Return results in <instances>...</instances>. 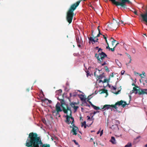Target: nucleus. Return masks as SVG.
<instances>
[{
	"label": "nucleus",
	"instance_id": "obj_1",
	"mask_svg": "<svg viewBox=\"0 0 147 147\" xmlns=\"http://www.w3.org/2000/svg\"><path fill=\"white\" fill-rule=\"evenodd\" d=\"M25 145L27 147H50L49 144H43L40 137L36 133L31 132L26 140Z\"/></svg>",
	"mask_w": 147,
	"mask_h": 147
},
{
	"label": "nucleus",
	"instance_id": "obj_2",
	"mask_svg": "<svg viewBox=\"0 0 147 147\" xmlns=\"http://www.w3.org/2000/svg\"><path fill=\"white\" fill-rule=\"evenodd\" d=\"M80 2V1H78L76 3L73 4L68 10L66 13V19L69 24L72 22L74 15V11L79 5Z\"/></svg>",
	"mask_w": 147,
	"mask_h": 147
},
{
	"label": "nucleus",
	"instance_id": "obj_3",
	"mask_svg": "<svg viewBox=\"0 0 147 147\" xmlns=\"http://www.w3.org/2000/svg\"><path fill=\"white\" fill-rule=\"evenodd\" d=\"M62 92H58V94L59 96L57 97L58 100L60 101L61 104V107L63 109V111L64 113H67V110H70V109L68 108V105L66 104L65 101L64 100V98L67 97V93L66 92H64L63 94H61Z\"/></svg>",
	"mask_w": 147,
	"mask_h": 147
},
{
	"label": "nucleus",
	"instance_id": "obj_4",
	"mask_svg": "<svg viewBox=\"0 0 147 147\" xmlns=\"http://www.w3.org/2000/svg\"><path fill=\"white\" fill-rule=\"evenodd\" d=\"M128 104H127L125 101L121 100L116 102L114 105H104L101 108L102 111H103L106 109L108 110L109 109H111V108H114L116 109L118 108L117 107V106L119 107L121 106L123 108H124L126 105H128Z\"/></svg>",
	"mask_w": 147,
	"mask_h": 147
},
{
	"label": "nucleus",
	"instance_id": "obj_5",
	"mask_svg": "<svg viewBox=\"0 0 147 147\" xmlns=\"http://www.w3.org/2000/svg\"><path fill=\"white\" fill-rule=\"evenodd\" d=\"M68 108L70 109V110L69 111V110H67V113H65L67 114L68 111L69 113V115H67L66 116V119L65 121V122L66 123L69 124L71 123V124L72 125L73 124H74V118L72 117V111L71 108L69 107Z\"/></svg>",
	"mask_w": 147,
	"mask_h": 147
},
{
	"label": "nucleus",
	"instance_id": "obj_6",
	"mask_svg": "<svg viewBox=\"0 0 147 147\" xmlns=\"http://www.w3.org/2000/svg\"><path fill=\"white\" fill-rule=\"evenodd\" d=\"M120 2L118 1L117 7L118 8H127L126 4H130L131 2L129 0H119Z\"/></svg>",
	"mask_w": 147,
	"mask_h": 147
},
{
	"label": "nucleus",
	"instance_id": "obj_7",
	"mask_svg": "<svg viewBox=\"0 0 147 147\" xmlns=\"http://www.w3.org/2000/svg\"><path fill=\"white\" fill-rule=\"evenodd\" d=\"M95 57H96L98 60V62L100 63H101L105 57H107L106 53L103 52L101 53H99L98 54L96 53L95 55Z\"/></svg>",
	"mask_w": 147,
	"mask_h": 147
},
{
	"label": "nucleus",
	"instance_id": "obj_8",
	"mask_svg": "<svg viewBox=\"0 0 147 147\" xmlns=\"http://www.w3.org/2000/svg\"><path fill=\"white\" fill-rule=\"evenodd\" d=\"M61 105L58 102L55 106L56 111H54L53 112V113H55L57 115L59 114V112L63 111V109L62 110L61 108Z\"/></svg>",
	"mask_w": 147,
	"mask_h": 147
},
{
	"label": "nucleus",
	"instance_id": "obj_9",
	"mask_svg": "<svg viewBox=\"0 0 147 147\" xmlns=\"http://www.w3.org/2000/svg\"><path fill=\"white\" fill-rule=\"evenodd\" d=\"M132 91H134H134L136 92H146L147 91V89H142L140 88L138 86H135L133 87V90Z\"/></svg>",
	"mask_w": 147,
	"mask_h": 147
},
{
	"label": "nucleus",
	"instance_id": "obj_10",
	"mask_svg": "<svg viewBox=\"0 0 147 147\" xmlns=\"http://www.w3.org/2000/svg\"><path fill=\"white\" fill-rule=\"evenodd\" d=\"M108 27L109 28L112 29L113 30H115L118 27L117 25L114 23V22L113 21V22L109 24L108 25Z\"/></svg>",
	"mask_w": 147,
	"mask_h": 147
},
{
	"label": "nucleus",
	"instance_id": "obj_11",
	"mask_svg": "<svg viewBox=\"0 0 147 147\" xmlns=\"http://www.w3.org/2000/svg\"><path fill=\"white\" fill-rule=\"evenodd\" d=\"M97 71H98V72H99L100 71V70H99L98 69L96 68V71L95 72H94V75L95 76H96L97 77L96 79L97 80L101 79L102 78L104 77L102 75H100L99 76H98V74H96V73L97 72Z\"/></svg>",
	"mask_w": 147,
	"mask_h": 147
},
{
	"label": "nucleus",
	"instance_id": "obj_12",
	"mask_svg": "<svg viewBox=\"0 0 147 147\" xmlns=\"http://www.w3.org/2000/svg\"><path fill=\"white\" fill-rule=\"evenodd\" d=\"M88 38L89 39V42L90 43V41L92 42V44H93L94 43H95L96 42H98V38H96L95 37H88Z\"/></svg>",
	"mask_w": 147,
	"mask_h": 147
},
{
	"label": "nucleus",
	"instance_id": "obj_13",
	"mask_svg": "<svg viewBox=\"0 0 147 147\" xmlns=\"http://www.w3.org/2000/svg\"><path fill=\"white\" fill-rule=\"evenodd\" d=\"M72 125L74 126V127L72 128V131L73 132V134L76 135L77 134L76 133L77 130H78V128L77 127L75 126V125L74 124H73Z\"/></svg>",
	"mask_w": 147,
	"mask_h": 147
},
{
	"label": "nucleus",
	"instance_id": "obj_14",
	"mask_svg": "<svg viewBox=\"0 0 147 147\" xmlns=\"http://www.w3.org/2000/svg\"><path fill=\"white\" fill-rule=\"evenodd\" d=\"M76 38L77 44H82L83 43V41L81 37H80V39L78 36H76Z\"/></svg>",
	"mask_w": 147,
	"mask_h": 147
},
{
	"label": "nucleus",
	"instance_id": "obj_15",
	"mask_svg": "<svg viewBox=\"0 0 147 147\" xmlns=\"http://www.w3.org/2000/svg\"><path fill=\"white\" fill-rule=\"evenodd\" d=\"M110 142L113 144H115L116 142L115 138L114 137L112 136L111 139L110 140Z\"/></svg>",
	"mask_w": 147,
	"mask_h": 147
},
{
	"label": "nucleus",
	"instance_id": "obj_16",
	"mask_svg": "<svg viewBox=\"0 0 147 147\" xmlns=\"http://www.w3.org/2000/svg\"><path fill=\"white\" fill-rule=\"evenodd\" d=\"M114 22V23L116 24V25H117L118 27V26L119 25V20L117 19V20H115L114 18H113V21Z\"/></svg>",
	"mask_w": 147,
	"mask_h": 147
},
{
	"label": "nucleus",
	"instance_id": "obj_17",
	"mask_svg": "<svg viewBox=\"0 0 147 147\" xmlns=\"http://www.w3.org/2000/svg\"><path fill=\"white\" fill-rule=\"evenodd\" d=\"M110 80V78H109L108 79H105L103 81H102L101 80H100L99 82H102V83H105L106 82H107L108 83L109 81Z\"/></svg>",
	"mask_w": 147,
	"mask_h": 147
},
{
	"label": "nucleus",
	"instance_id": "obj_18",
	"mask_svg": "<svg viewBox=\"0 0 147 147\" xmlns=\"http://www.w3.org/2000/svg\"><path fill=\"white\" fill-rule=\"evenodd\" d=\"M78 103L76 102H72L70 103V106L73 108L75 106V105H78Z\"/></svg>",
	"mask_w": 147,
	"mask_h": 147
},
{
	"label": "nucleus",
	"instance_id": "obj_19",
	"mask_svg": "<svg viewBox=\"0 0 147 147\" xmlns=\"http://www.w3.org/2000/svg\"><path fill=\"white\" fill-rule=\"evenodd\" d=\"M93 107L94 109L97 110H102V109H100L99 107H96L94 105L93 106Z\"/></svg>",
	"mask_w": 147,
	"mask_h": 147
},
{
	"label": "nucleus",
	"instance_id": "obj_20",
	"mask_svg": "<svg viewBox=\"0 0 147 147\" xmlns=\"http://www.w3.org/2000/svg\"><path fill=\"white\" fill-rule=\"evenodd\" d=\"M132 146V144L131 143H128L124 147H131Z\"/></svg>",
	"mask_w": 147,
	"mask_h": 147
},
{
	"label": "nucleus",
	"instance_id": "obj_21",
	"mask_svg": "<svg viewBox=\"0 0 147 147\" xmlns=\"http://www.w3.org/2000/svg\"><path fill=\"white\" fill-rule=\"evenodd\" d=\"M136 94H138L139 95H140L144 94H147V92H135Z\"/></svg>",
	"mask_w": 147,
	"mask_h": 147
},
{
	"label": "nucleus",
	"instance_id": "obj_22",
	"mask_svg": "<svg viewBox=\"0 0 147 147\" xmlns=\"http://www.w3.org/2000/svg\"><path fill=\"white\" fill-rule=\"evenodd\" d=\"M105 70L107 72H109V69L107 66H106L105 67Z\"/></svg>",
	"mask_w": 147,
	"mask_h": 147
},
{
	"label": "nucleus",
	"instance_id": "obj_23",
	"mask_svg": "<svg viewBox=\"0 0 147 147\" xmlns=\"http://www.w3.org/2000/svg\"><path fill=\"white\" fill-rule=\"evenodd\" d=\"M81 100L82 101H86V98L85 97H80Z\"/></svg>",
	"mask_w": 147,
	"mask_h": 147
},
{
	"label": "nucleus",
	"instance_id": "obj_24",
	"mask_svg": "<svg viewBox=\"0 0 147 147\" xmlns=\"http://www.w3.org/2000/svg\"><path fill=\"white\" fill-rule=\"evenodd\" d=\"M116 41V40L115 39H113V40L112 41H111L112 45L113 46L114 45V43Z\"/></svg>",
	"mask_w": 147,
	"mask_h": 147
},
{
	"label": "nucleus",
	"instance_id": "obj_25",
	"mask_svg": "<svg viewBox=\"0 0 147 147\" xmlns=\"http://www.w3.org/2000/svg\"><path fill=\"white\" fill-rule=\"evenodd\" d=\"M117 91L116 92H120L121 89V86H120L119 87L117 88Z\"/></svg>",
	"mask_w": 147,
	"mask_h": 147
},
{
	"label": "nucleus",
	"instance_id": "obj_26",
	"mask_svg": "<svg viewBox=\"0 0 147 147\" xmlns=\"http://www.w3.org/2000/svg\"><path fill=\"white\" fill-rule=\"evenodd\" d=\"M69 88L68 87H67L65 89V90L66 92H67L69 90Z\"/></svg>",
	"mask_w": 147,
	"mask_h": 147
},
{
	"label": "nucleus",
	"instance_id": "obj_27",
	"mask_svg": "<svg viewBox=\"0 0 147 147\" xmlns=\"http://www.w3.org/2000/svg\"><path fill=\"white\" fill-rule=\"evenodd\" d=\"M79 107L78 106H75L74 107H73L75 111H77V109Z\"/></svg>",
	"mask_w": 147,
	"mask_h": 147
},
{
	"label": "nucleus",
	"instance_id": "obj_28",
	"mask_svg": "<svg viewBox=\"0 0 147 147\" xmlns=\"http://www.w3.org/2000/svg\"><path fill=\"white\" fill-rule=\"evenodd\" d=\"M133 92H131V93H130V95H129V103H128V105L129 104V103H130V100H131V97L130 95V94H131Z\"/></svg>",
	"mask_w": 147,
	"mask_h": 147
},
{
	"label": "nucleus",
	"instance_id": "obj_29",
	"mask_svg": "<svg viewBox=\"0 0 147 147\" xmlns=\"http://www.w3.org/2000/svg\"><path fill=\"white\" fill-rule=\"evenodd\" d=\"M115 48H114V47L113 48H110L109 51H112L113 52L115 51Z\"/></svg>",
	"mask_w": 147,
	"mask_h": 147
},
{
	"label": "nucleus",
	"instance_id": "obj_30",
	"mask_svg": "<svg viewBox=\"0 0 147 147\" xmlns=\"http://www.w3.org/2000/svg\"><path fill=\"white\" fill-rule=\"evenodd\" d=\"M117 89V88L114 87L113 86H112L111 87V89H113V90H115L116 89Z\"/></svg>",
	"mask_w": 147,
	"mask_h": 147
},
{
	"label": "nucleus",
	"instance_id": "obj_31",
	"mask_svg": "<svg viewBox=\"0 0 147 147\" xmlns=\"http://www.w3.org/2000/svg\"><path fill=\"white\" fill-rule=\"evenodd\" d=\"M86 124V121H84L83 123H82V126L83 127V126H84V125Z\"/></svg>",
	"mask_w": 147,
	"mask_h": 147
},
{
	"label": "nucleus",
	"instance_id": "obj_32",
	"mask_svg": "<svg viewBox=\"0 0 147 147\" xmlns=\"http://www.w3.org/2000/svg\"><path fill=\"white\" fill-rule=\"evenodd\" d=\"M102 93H106V95L105 96V97H107V96L108 95V92H100V94H102Z\"/></svg>",
	"mask_w": 147,
	"mask_h": 147
},
{
	"label": "nucleus",
	"instance_id": "obj_33",
	"mask_svg": "<svg viewBox=\"0 0 147 147\" xmlns=\"http://www.w3.org/2000/svg\"><path fill=\"white\" fill-rule=\"evenodd\" d=\"M132 11L135 15H138L137 11L135 10L134 11Z\"/></svg>",
	"mask_w": 147,
	"mask_h": 147
},
{
	"label": "nucleus",
	"instance_id": "obj_34",
	"mask_svg": "<svg viewBox=\"0 0 147 147\" xmlns=\"http://www.w3.org/2000/svg\"><path fill=\"white\" fill-rule=\"evenodd\" d=\"M114 76V75H113V73H112L110 75L109 77V78H110L111 77H113Z\"/></svg>",
	"mask_w": 147,
	"mask_h": 147
},
{
	"label": "nucleus",
	"instance_id": "obj_35",
	"mask_svg": "<svg viewBox=\"0 0 147 147\" xmlns=\"http://www.w3.org/2000/svg\"><path fill=\"white\" fill-rule=\"evenodd\" d=\"M73 141L74 142V143L76 145H78V143L77 142L76 140H73Z\"/></svg>",
	"mask_w": 147,
	"mask_h": 147
},
{
	"label": "nucleus",
	"instance_id": "obj_36",
	"mask_svg": "<svg viewBox=\"0 0 147 147\" xmlns=\"http://www.w3.org/2000/svg\"><path fill=\"white\" fill-rule=\"evenodd\" d=\"M86 72L87 73V77H88V76L89 75H90V73L88 71H87V72Z\"/></svg>",
	"mask_w": 147,
	"mask_h": 147
},
{
	"label": "nucleus",
	"instance_id": "obj_37",
	"mask_svg": "<svg viewBox=\"0 0 147 147\" xmlns=\"http://www.w3.org/2000/svg\"><path fill=\"white\" fill-rule=\"evenodd\" d=\"M107 64V63L105 61V62H104L101 65H102V66H104Z\"/></svg>",
	"mask_w": 147,
	"mask_h": 147
},
{
	"label": "nucleus",
	"instance_id": "obj_38",
	"mask_svg": "<svg viewBox=\"0 0 147 147\" xmlns=\"http://www.w3.org/2000/svg\"><path fill=\"white\" fill-rule=\"evenodd\" d=\"M103 130H102L100 132V136H101L102 135L103 133Z\"/></svg>",
	"mask_w": 147,
	"mask_h": 147
},
{
	"label": "nucleus",
	"instance_id": "obj_39",
	"mask_svg": "<svg viewBox=\"0 0 147 147\" xmlns=\"http://www.w3.org/2000/svg\"><path fill=\"white\" fill-rule=\"evenodd\" d=\"M106 49H109V51L110 48L109 47V44H108V45H107V46L106 47Z\"/></svg>",
	"mask_w": 147,
	"mask_h": 147
},
{
	"label": "nucleus",
	"instance_id": "obj_40",
	"mask_svg": "<svg viewBox=\"0 0 147 147\" xmlns=\"http://www.w3.org/2000/svg\"><path fill=\"white\" fill-rule=\"evenodd\" d=\"M125 72V71H123V70L121 72V74L122 75L124 74Z\"/></svg>",
	"mask_w": 147,
	"mask_h": 147
},
{
	"label": "nucleus",
	"instance_id": "obj_41",
	"mask_svg": "<svg viewBox=\"0 0 147 147\" xmlns=\"http://www.w3.org/2000/svg\"><path fill=\"white\" fill-rule=\"evenodd\" d=\"M98 34H99L100 35H102L100 33V29H98Z\"/></svg>",
	"mask_w": 147,
	"mask_h": 147
},
{
	"label": "nucleus",
	"instance_id": "obj_42",
	"mask_svg": "<svg viewBox=\"0 0 147 147\" xmlns=\"http://www.w3.org/2000/svg\"><path fill=\"white\" fill-rule=\"evenodd\" d=\"M86 106L88 107H90V106L86 102V105H85Z\"/></svg>",
	"mask_w": 147,
	"mask_h": 147
},
{
	"label": "nucleus",
	"instance_id": "obj_43",
	"mask_svg": "<svg viewBox=\"0 0 147 147\" xmlns=\"http://www.w3.org/2000/svg\"><path fill=\"white\" fill-rule=\"evenodd\" d=\"M144 80V81L146 82V83H147V78H145Z\"/></svg>",
	"mask_w": 147,
	"mask_h": 147
},
{
	"label": "nucleus",
	"instance_id": "obj_44",
	"mask_svg": "<svg viewBox=\"0 0 147 147\" xmlns=\"http://www.w3.org/2000/svg\"><path fill=\"white\" fill-rule=\"evenodd\" d=\"M81 44H77L78 46L80 48L81 47Z\"/></svg>",
	"mask_w": 147,
	"mask_h": 147
},
{
	"label": "nucleus",
	"instance_id": "obj_45",
	"mask_svg": "<svg viewBox=\"0 0 147 147\" xmlns=\"http://www.w3.org/2000/svg\"><path fill=\"white\" fill-rule=\"evenodd\" d=\"M115 62H116V63H117V65L119 66V65L117 63V62H119V61L118 60H115Z\"/></svg>",
	"mask_w": 147,
	"mask_h": 147
},
{
	"label": "nucleus",
	"instance_id": "obj_46",
	"mask_svg": "<svg viewBox=\"0 0 147 147\" xmlns=\"http://www.w3.org/2000/svg\"><path fill=\"white\" fill-rule=\"evenodd\" d=\"M89 102L92 107H93V106L94 105L92 103V102H91L89 101Z\"/></svg>",
	"mask_w": 147,
	"mask_h": 147
},
{
	"label": "nucleus",
	"instance_id": "obj_47",
	"mask_svg": "<svg viewBox=\"0 0 147 147\" xmlns=\"http://www.w3.org/2000/svg\"><path fill=\"white\" fill-rule=\"evenodd\" d=\"M94 32V31L93 30H92V37H94V35H93V33Z\"/></svg>",
	"mask_w": 147,
	"mask_h": 147
},
{
	"label": "nucleus",
	"instance_id": "obj_48",
	"mask_svg": "<svg viewBox=\"0 0 147 147\" xmlns=\"http://www.w3.org/2000/svg\"><path fill=\"white\" fill-rule=\"evenodd\" d=\"M102 92H107V90H103Z\"/></svg>",
	"mask_w": 147,
	"mask_h": 147
},
{
	"label": "nucleus",
	"instance_id": "obj_49",
	"mask_svg": "<svg viewBox=\"0 0 147 147\" xmlns=\"http://www.w3.org/2000/svg\"><path fill=\"white\" fill-rule=\"evenodd\" d=\"M102 50L100 48H99L98 49V53L100 51H102Z\"/></svg>",
	"mask_w": 147,
	"mask_h": 147
},
{
	"label": "nucleus",
	"instance_id": "obj_50",
	"mask_svg": "<svg viewBox=\"0 0 147 147\" xmlns=\"http://www.w3.org/2000/svg\"><path fill=\"white\" fill-rule=\"evenodd\" d=\"M66 85L67 86V87H69L68 86H69V83L68 82H67L66 83Z\"/></svg>",
	"mask_w": 147,
	"mask_h": 147
},
{
	"label": "nucleus",
	"instance_id": "obj_51",
	"mask_svg": "<svg viewBox=\"0 0 147 147\" xmlns=\"http://www.w3.org/2000/svg\"><path fill=\"white\" fill-rule=\"evenodd\" d=\"M100 36V35L99 34H98V35L95 37L94 36V37H95L96 38H98V37H99Z\"/></svg>",
	"mask_w": 147,
	"mask_h": 147
},
{
	"label": "nucleus",
	"instance_id": "obj_52",
	"mask_svg": "<svg viewBox=\"0 0 147 147\" xmlns=\"http://www.w3.org/2000/svg\"><path fill=\"white\" fill-rule=\"evenodd\" d=\"M102 35L103 36V38L105 40L107 38V37L106 36H105L104 35Z\"/></svg>",
	"mask_w": 147,
	"mask_h": 147
},
{
	"label": "nucleus",
	"instance_id": "obj_53",
	"mask_svg": "<svg viewBox=\"0 0 147 147\" xmlns=\"http://www.w3.org/2000/svg\"><path fill=\"white\" fill-rule=\"evenodd\" d=\"M105 40L106 42V43H107V45H108L109 43H108V42L107 41V39H106Z\"/></svg>",
	"mask_w": 147,
	"mask_h": 147
},
{
	"label": "nucleus",
	"instance_id": "obj_54",
	"mask_svg": "<svg viewBox=\"0 0 147 147\" xmlns=\"http://www.w3.org/2000/svg\"><path fill=\"white\" fill-rule=\"evenodd\" d=\"M113 93L116 95L118 94H119V92H113Z\"/></svg>",
	"mask_w": 147,
	"mask_h": 147
},
{
	"label": "nucleus",
	"instance_id": "obj_55",
	"mask_svg": "<svg viewBox=\"0 0 147 147\" xmlns=\"http://www.w3.org/2000/svg\"><path fill=\"white\" fill-rule=\"evenodd\" d=\"M84 128H86V127H87V125H86V124H85V125H84Z\"/></svg>",
	"mask_w": 147,
	"mask_h": 147
},
{
	"label": "nucleus",
	"instance_id": "obj_56",
	"mask_svg": "<svg viewBox=\"0 0 147 147\" xmlns=\"http://www.w3.org/2000/svg\"><path fill=\"white\" fill-rule=\"evenodd\" d=\"M116 123H118V124H119V121H116Z\"/></svg>",
	"mask_w": 147,
	"mask_h": 147
},
{
	"label": "nucleus",
	"instance_id": "obj_57",
	"mask_svg": "<svg viewBox=\"0 0 147 147\" xmlns=\"http://www.w3.org/2000/svg\"><path fill=\"white\" fill-rule=\"evenodd\" d=\"M133 50H134V51H132V52H133L134 53H135V52H136V51H135V49H133Z\"/></svg>",
	"mask_w": 147,
	"mask_h": 147
},
{
	"label": "nucleus",
	"instance_id": "obj_58",
	"mask_svg": "<svg viewBox=\"0 0 147 147\" xmlns=\"http://www.w3.org/2000/svg\"><path fill=\"white\" fill-rule=\"evenodd\" d=\"M78 136L79 137L80 139H81V136L80 134H78Z\"/></svg>",
	"mask_w": 147,
	"mask_h": 147
},
{
	"label": "nucleus",
	"instance_id": "obj_59",
	"mask_svg": "<svg viewBox=\"0 0 147 147\" xmlns=\"http://www.w3.org/2000/svg\"><path fill=\"white\" fill-rule=\"evenodd\" d=\"M87 117H88V118L87 119V120H89L90 119V117H89L88 116H87Z\"/></svg>",
	"mask_w": 147,
	"mask_h": 147
},
{
	"label": "nucleus",
	"instance_id": "obj_60",
	"mask_svg": "<svg viewBox=\"0 0 147 147\" xmlns=\"http://www.w3.org/2000/svg\"><path fill=\"white\" fill-rule=\"evenodd\" d=\"M30 90V88H27L26 89V91H29Z\"/></svg>",
	"mask_w": 147,
	"mask_h": 147
},
{
	"label": "nucleus",
	"instance_id": "obj_61",
	"mask_svg": "<svg viewBox=\"0 0 147 147\" xmlns=\"http://www.w3.org/2000/svg\"><path fill=\"white\" fill-rule=\"evenodd\" d=\"M119 44V43H117L116 44V45H115V46H114V48H115L117 46V45Z\"/></svg>",
	"mask_w": 147,
	"mask_h": 147
},
{
	"label": "nucleus",
	"instance_id": "obj_62",
	"mask_svg": "<svg viewBox=\"0 0 147 147\" xmlns=\"http://www.w3.org/2000/svg\"><path fill=\"white\" fill-rule=\"evenodd\" d=\"M128 57L130 59H131V56L129 55H128Z\"/></svg>",
	"mask_w": 147,
	"mask_h": 147
},
{
	"label": "nucleus",
	"instance_id": "obj_63",
	"mask_svg": "<svg viewBox=\"0 0 147 147\" xmlns=\"http://www.w3.org/2000/svg\"><path fill=\"white\" fill-rule=\"evenodd\" d=\"M59 92H62V90L61 89H60L58 90Z\"/></svg>",
	"mask_w": 147,
	"mask_h": 147
},
{
	"label": "nucleus",
	"instance_id": "obj_64",
	"mask_svg": "<svg viewBox=\"0 0 147 147\" xmlns=\"http://www.w3.org/2000/svg\"><path fill=\"white\" fill-rule=\"evenodd\" d=\"M100 130H99L98 132H97V134H99V133L100 132Z\"/></svg>",
	"mask_w": 147,
	"mask_h": 147
}]
</instances>
